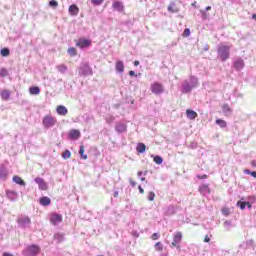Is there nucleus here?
Wrapping results in <instances>:
<instances>
[{"mask_svg": "<svg viewBox=\"0 0 256 256\" xmlns=\"http://www.w3.org/2000/svg\"><path fill=\"white\" fill-rule=\"evenodd\" d=\"M114 197H115V198L119 197V191H115V192H114Z\"/></svg>", "mask_w": 256, "mask_h": 256, "instance_id": "obj_58", "label": "nucleus"}, {"mask_svg": "<svg viewBox=\"0 0 256 256\" xmlns=\"http://www.w3.org/2000/svg\"><path fill=\"white\" fill-rule=\"evenodd\" d=\"M62 222H63V216L61 214L53 213L50 216V223L52 225H59V223H62Z\"/></svg>", "mask_w": 256, "mask_h": 256, "instance_id": "obj_9", "label": "nucleus"}, {"mask_svg": "<svg viewBox=\"0 0 256 256\" xmlns=\"http://www.w3.org/2000/svg\"><path fill=\"white\" fill-rule=\"evenodd\" d=\"M244 173H245V175H251V177H254V179H256V172L255 171H251L249 169H245Z\"/></svg>", "mask_w": 256, "mask_h": 256, "instance_id": "obj_40", "label": "nucleus"}, {"mask_svg": "<svg viewBox=\"0 0 256 256\" xmlns=\"http://www.w3.org/2000/svg\"><path fill=\"white\" fill-rule=\"evenodd\" d=\"M252 19H255V20H256V14H253V15H252Z\"/></svg>", "mask_w": 256, "mask_h": 256, "instance_id": "obj_63", "label": "nucleus"}, {"mask_svg": "<svg viewBox=\"0 0 256 256\" xmlns=\"http://www.w3.org/2000/svg\"><path fill=\"white\" fill-rule=\"evenodd\" d=\"M0 53L2 57H9L11 51L9 50V48H3L0 50Z\"/></svg>", "mask_w": 256, "mask_h": 256, "instance_id": "obj_36", "label": "nucleus"}, {"mask_svg": "<svg viewBox=\"0 0 256 256\" xmlns=\"http://www.w3.org/2000/svg\"><path fill=\"white\" fill-rule=\"evenodd\" d=\"M91 2H92L93 5L99 6L103 3V0H91Z\"/></svg>", "mask_w": 256, "mask_h": 256, "instance_id": "obj_47", "label": "nucleus"}, {"mask_svg": "<svg viewBox=\"0 0 256 256\" xmlns=\"http://www.w3.org/2000/svg\"><path fill=\"white\" fill-rule=\"evenodd\" d=\"M141 181H145V177H142V178H141Z\"/></svg>", "mask_w": 256, "mask_h": 256, "instance_id": "obj_64", "label": "nucleus"}, {"mask_svg": "<svg viewBox=\"0 0 256 256\" xmlns=\"http://www.w3.org/2000/svg\"><path fill=\"white\" fill-rule=\"evenodd\" d=\"M141 175H143V172L142 171L138 172V177H141Z\"/></svg>", "mask_w": 256, "mask_h": 256, "instance_id": "obj_62", "label": "nucleus"}, {"mask_svg": "<svg viewBox=\"0 0 256 256\" xmlns=\"http://www.w3.org/2000/svg\"><path fill=\"white\" fill-rule=\"evenodd\" d=\"M206 11H211V6H207Z\"/></svg>", "mask_w": 256, "mask_h": 256, "instance_id": "obj_61", "label": "nucleus"}, {"mask_svg": "<svg viewBox=\"0 0 256 256\" xmlns=\"http://www.w3.org/2000/svg\"><path fill=\"white\" fill-rule=\"evenodd\" d=\"M251 245H253V240H248L243 242L240 247H242V249H247L248 247H251Z\"/></svg>", "mask_w": 256, "mask_h": 256, "instance_id": "obj_37", "label": "nucleus"}, {"mask_svg": "<svg viewBox=\"0 0 256 256\" xmlns=\"http://www.w3.org/2000/svg\"><path fill=\"white\" fill-rule=\"evenodd\" d=\"M216 125H219V127H221V129H225V127H227V122H225V120H223V119H217Z\"/></svg>", "mask_w": 256, "mask_h": 256, "instance_id": "obj_35", "label": "nucleus"}, {"mask_svg": "<svg viewBox=\"0 0 256 256\" xmlns=\"http://www.w3.org/2000/svg\"><path fill=\"white\" fill-rule=\"evenodd\" d=\"M18 225L22 229H29L31 227V218L29 216L20 217L18 219Z\"/></svg>", "mask_w": 256, "mask_h": 256, "instance_id": "obj_8", "label": "nucleus"}, {"mask_svg": "<svg viewBox=\"0 0 256 256\" xmlns=\"http://www.w3.org/2000/svg\"><path fill=\"white\" fill-rule=\"evenodd\" d=\"M146 149H147V146L143 143H138V145L136 147V151L138 153H143Z\"/></svg>", "mask_w": 256, "mask_h": 256, "instance_id": "obj_33", "label": "nucleus"}, {"mask_svg": "<svg viewBox=\"0 0 256 256\" xmlns=\"http://www.w3.org/2000/svg\"><path fill=\"white\" fill-rule=\"evenodd\" d=\"M186 115L188 119H196L197 118V112L193 111V110H187L186 111Z\"/></svg>", "mask_w": 256, "mask_h": 256, "instance_id": "obj_31", "label": "nucleus"}, {"mask_svg": "<svg viewBox=\"0 0 256 256\" xmlns=\"http://www.w3.org/2000/svg\"><path fill=\"white\" fill-rule=\"evenodd\" d=\"M151 157L154 159V163H156V165H161V163H163V157L159 155H151Z\"/></svg>", "mask_w": 256, "mask_h": 256, "instance_id": "obj_34", "label": "nucleus"}, {"mask_svg": "<svg viewBox=\"0 0 256 256\" xmlns=\"http://www.w3.org/2000/svg\"><path fill=\"white\" fill-rule=\"evenodd\" d=\"M129 75H130V77H133V76L137 77V74H135V71H133V70L129 71Z\"/></svg>", "mask_w": 256, "mask_h": 256, "instance_id": "obj_53", "label": "nucleus"}, {"mask_svg": "<svg viewBox=\"0 0 256 256\" xmlns=\"http://www.w3.org/2000/svg\"><path fill=\"white\" fill-rule=\"evenodd\" d=\"M150 90L154 95H161L165 93V87L159 82H154L150 85Z\"/></svg>", "mask_w": 256, "mask_h": 256, "instance_id": "obj_7", "label": "nucleus"}, {"mask_svg": "<svg viewBox=\"0 0 256 256\" xmlns=\"http://www.w3.org/2000/svg\"><path fill=\"white\" fill-rule=\"evenodd\" d=\"M199 87V79L195 76H190L189 79H185L182 82L181 91L184 94L191 93L193 89H197Z\"/></svg>", "mask_w": 256, "mask_h": 256, "instance_id": "obj_1", "label": "nucleus"}, {"mask_svg": "<svg viewBox=\"0 0 256 256\" xmlns=\"http://www.w3.org/2000/svg\"><path fill=\"white\" fill-rule=\"evenodd\" d=\"M113 10L118 11V13H123L125 11V6L122 2L114 1L112 4Z\"/></svg>", "mask_w": 256, "mask_h": 256, "instance_id": "obj_14", "label": "nucleus"}, {"mask_svg": "<svg viewBox=\"0 0 256 256\" xmlns=\"http://www.w3.org/2000/svg\"><path fill=\"white\" fill-rule=\"evenodd\" d=\"M211 241V238H209V236H205L204 238V243H209Z\"/></svg>", "mask_w": 256, "mask_h": 256, "instance_id": "obj_52", "label": "nucleus"}, {"mask_svg": "<svg viewBox=\"0 0 256 256\" xmlns=\"http://www.w3.org/2000/svg\"><path fill=\"white\" fill-rule=\"evenodd\" d=\"M169 13H179V9H177V6L175 2H171L168 6Z\"/></svg>", "mask_w": 256, "mask_h": 256, "instance_id": "obj_26", "label": "nucleus"}, {"mask_svg": "<svg viewBox=\"0 0 256 256\" xmlns=\"http://www.w3.org/2000/svg\"><path fill=\"white\" fill-rule=\"evenodd\" d=\"M0 97L3 101H9V99L11 98V91L9 90H3L0 93Z\"/></svg>", "mask_w": 256, "mask_h": 256, "instance_id": "obj_22", "label": "nucleus"}, {"mask_svg": "<svg viewBox=\"0 0 256 256\" xmlns=\"http://www.w3.org/2000/svg\"><path fill=\"white\" fill-rule=\"evenodd\" d=\"M198 179H207V175L198 176Z\"/></svg>", "mask_w": 256, "mask_h": 256, "instance_id": "obj_56", "label": "nucleus"}, {"mask_svg": "<svg viewBox=\"0 0 256 256\" xmlns=\"http://www.w3.org/2000/svg\"><path fill=\"white\" fill-rule=\"evenodd\" d=\"M9 177V169L5 167V165H0V180L5 181Z\"/></svg>", "mask_w": 256, "mask_h": 256, "instance_id": "obj_13", "label": "nucleus"}, {"mask_svg": "<svg viewBox=\"0 0 256 256\" xmlns=\"http://www.w3.org/2000/svg\"><path fill=\"white\" fill-rule=\"evenodd\" d=\"M41 251V248L37 246L36 244H31L26 247L25 250H23L24 256H37L39 255V252Z\"/></svg>", "mask_w": 256, "mask_h": 256, "instance_id": "obj_4", "label": "nucleus"}, {"mask_svg": "<svg viewBox=\"0 0 256 256\" xmlns=\"http://www.w3.org/2000/svg\"><path fill=\"white\" fill-rule=\"evenodd\" d=\"M54 239L55 241H57V243H63V241H65V235L61 233H56L54 234Z\"/></svg>", "mask_w": 256, "mask_h": 256, "instance_id": "obj_30", "label": "nucleus"}, {"mask_svg": "<svg viewBox=\"0 0 256 256\" xmlns=\"http://www.w3.org/2000/svg\"><path fill=\"white\" fill-rule=\"evenodd\" d=\"M199 191H200L201 195H204V197L211 194V189H209L208 184H202L199 187Z\"/></svg>", "mask_w": 256, "mask_h": 256, "instance_id": "obj_16", "label": "nucleus"}, {"mask_svg": "<svg viewBox=\"0 0 256 256\" xmlns=\"http://www.w3.org/2000/svg\"><path fill=\"white\" fill-rule=\"evenodd\" d=\"M2 256H15V255L8 253V252H4Z\"/></svg>", "mask_w": 256, "mask_h": 256, "instance_id": "obj_55", "label": "nucleus"}, {"mask_svg": "<svg viewBox=\"0 0 256 256\" xmlns=\"http://www.w3.org/2000/svg\"><path fill=\"white\" fill-rule=\"evenodd\" d=\"M80 158L83 160H87V155L85 154V146L81 145L79 149Z\"/></svg>", "mask_w": 256, "mask_h": 256, "instance_id": "obj_32", "label": "nucleus"}, {"mask_svg": "<svg viewBox=\"0 0 256 256\" xmlns=\"http://www.w3.org/2000/svg\"><path fill=\"white\" fill-rule=\"evenodd\" d=\"M222 113L225 115V117L231 116V113H233V110H231V107H229L227 104L222 105Z\"/></svg>", "mask_w": 256, "mask_h": 256, "instance_id": "obj_21", "label": "nucleus"}, {"mask_svg": "<svg viewBox=\"0 0 256 256\" xmlns=\"http://www.w3.org/2000/svg\"><path fill=\"white\" fill-rule=\"evenodd\" d=\"M6 197L9 199V201H15L16 199H18L19 194H17V192L13 190H7Z\"/></svg>", "mask_w": 256, "mask_h": 256, "instance_id": "obj_18", "label": "nucleus"}, {"mask_svg": "<svg viewBox=\"0 0 256 256\" xmlns=\"http://www.w3.org/2000/svg\"><path fill=\"white\" fill-rule=\"evenodd\" d=\"M252 167H256V161H252Z\"/></svg>", "mask_w": 256, "mask_h": 256, "instance_id": "obj_60", "label": "nucleus"}, {"mask_svg": "<svg viewBox=\"0 0 256 256\" xmlns=\"http://www.w3.org/2000/svg\"><path fill=\"white\" fill-rule=\"evenodd\" d=\"M203 19H207V13L205 11H201Z\"/></svg>", "mask_w": 256, "mask_h": 256, "instance_id": "obj_54", "label": "nucleus"}, {"mask_svg": "<svg viewBox=\"0 0 256 256\" xmlns=\"http://www.w3.org/2000/svg\"><path fill=\"white\" fill-rule=\"evenodd\" d=\"M134 65H135V67H137V66L139 65V61L136 60V61L134 62Z\"/></svg>", "mask_w": 256, "mask_h": 256, "instance_id": "obj_59", "label": "nucleus"}, {"mask_svg": "<svg viewBox=\"0 0 256 256\" xmlns=\"http://www.w3.org/2000/svg\"><path fill=\"white\" fill-rule=\"evenodd\" d=\"M152 239L153 241H157V239H159V234L158 233L152 234Z\"/></svg>", "mask_w": 256, "mask_h": 256, "instance_id": "obj_49", "label": "nucleus"}, {"mask_svg": "<svg viewBox=\"0 0 256 256\" xmlns=\"http://www.w3.org/2000/svg\"><path fill=\"white\" fill-rule=\"evenodd\" d=\"M57 70L60 72V73H66L67 72V66L61 64V65H58L57 66Z\"/></svg>", "mask_w": 256, "mask_h": 256, "instance_id": "obj_38", "label": "nucleus"}, {"mask_svg": "<svg viewBox=\"0 0 256 256\" xmlns=\"http://www.w3.org/2000/svg\"><path fill=\"white\" fill-rule=\"evenodd\" d=\"M34 181H35V183H37V185L41 191H47L48 185H47V182H45V180L43 178L37 177V178H35Z\"/></svg>", "mask_w": 256, "mask_h": 256, "instance_id": "obj_11", "label": "nucleus"}, {"mask_svg": "<svg viewBox=\"0 0 256 256\" xmlns=\"http://www.w3.org/2000/svg\"><path fill=\"white\" fill-rule=\"evenodd\" d=\"M56 113L58 115H62L63 117L65 115H67V113H69V110L67 109V107L63 106V105H59L57 108H56Z\"/></svg>", "mask_w": 256, "mask_h": 256, "instance_id": "obj_20", "label": "nucleus"}, {"mask_svg": "<svg viewBox=\"0 0 256 256\" xmlns=\"http://www.w3.org/2000/svg\"><path fill=\"white\" fill-rule=\"evenodd\" d=\"M231 46L220 44L217 49L218 57L221 61L225 62L231 55Z\"/></svg>", "mask_w": 256, "mask_h": 256, "instance_id": "obj_2", "label": "nucleus"}, {"mask_svg": "<svg viewBox=\"0 0 256 256\" xmlns=\"http://www.w3.org/2000/svg\"><path fill=\"white\" fill-rule=\"evenodd\" d=\"M224 227H231V222H229V220H226L224 222Z\"/></svg>", "mask_w": 256, "mask_h": 256, "instance_id": "obj_51", "label": "nucleus"}, {"mask_svg": "<svg viewBox=\"0 0 256 256\" xmlns=\"http://www.w3.org/2000/svg\"><path fill=\"white\" fill-rule=\"evenodd\" d=\"M156 251H163V244L161 242H157L155 244Z\"/></svg>", "mask_w": 256, "mask_h": 256, "instance_id": "obj_44", "label": "nucleus"}, {"mask_svg": "<svg viewBox=\"0 0 256 256\" xmlns=\"http://www.w3.org/2000/svg\"><path fill=\"white\" fill-rule=\"evenodd\" d=\"M49 6L53 7L55 9V8L59 7V3L57 2V0H51L49 2Z\"/></svg>", "mask_w": 256, "mask_h": 256, "instance_id": "obj_41", "label": "nucleus"}, {"mask_svg": "<svg viewBox=\"0 0 256 256\" xmlns=\"http://www.w3.org/2000/svg\"><path fill=\"white\" fill-rule=\"evenodd\" d=\"M164 213H165L166 217H170V215H175V207L168 206Z\"/></svg>", "mask_w": 256, "mask_h": 256, "instance_id": "obj_29", "label": "nucleus"}, {"mask_svg": "<svg viewBox=\"0 0 256 256\" xmlns=\"http://www.w3.org/2000/svg\"><path fill=\"white\" fill-rule=\"evenodd\" d=\"M62 158H63V159H71V151L65 150V151L62 153Z\"/></svg>", "mask_w": 256, "mask_h": 256, "instance_id": "obj_39", "label": "nucleus"}, {"mask_svg": "<svg viewBox=\"0 0 256 256\" xmlns=\"http://www.w3.org/2000/svg\"><path fill=\"white\" fill-rule=\"evenodd\" d=\"M12 181L16 183V185H21V187H25V181L22 180L19 176H13Z\"/></svg>", "mask_w": 256, "mask_h": 256, "instance_id": "obj_25", "label": "nucleus"}, {"mask_svg": "<svg viewBox=\"0 0 256 256\" xmlns=\"http://www.w3.org/2000/svg\"><path fill=\"white\" fill-rule=\"evenodd\" d=\"M183 239V234L181 232H176L173 236V241L170 247H175L177 251H181V241Z\"/></svg>", "mask_w": 256, "mask_h": 256, "instance_id": "obj_6", "label": "nucleus"}, {"mask_svg": "<svg viewBox=\"0 0 256 256\" xmlns=\"http://www.w3.org/2000/svg\"><path fill=\"white\" fill-rule=\"evenodd\" d=\"M9 75V72H7V69L2 68L0 70V77H7Z\"/></svg>", "mask_w": 256, "mask_h": 256, "instance_id": "obj_43", "label": "nucleus"}, {"mask_svg": "<svg viewBox=\"0 0 256 256\" xmlns=\"http://www.w3.org/2000/svg\"><path fill=\"white\" fill-rule=\"evenodd\" d=\"M237 207H239L242 210L245 209V207H248V209H251V203L243 202V201H238L237 202Z\"/></svg>", "mask_w": 256, "mask_h": 256, "instance_id": "obj_28", "label": "nucleus"}, {"mask_svg": "<svg viewBox=\"0 0 256 256\" xmlns=\"http://www.w3.org/2000/svg\"><path fill=\"white\" fill-rule=\"evenodd\" d=\"M115 131H117L119 134L125 133V131H127V124L122 123V122L116 123Z\"/></svg>", "mask_w": 256, "mask_h": 256, "instance_id": "obj_15", "label": "nucleus"}, {"mask_svg": "<svg viewBox=\"0 0 256 256\" xmlns=\"http://www.w3.org/2000/svg\"><path fill=\"white\" fill-rule=\"evenodd\" d=\"M138 189H139L140 193H145V190H143V187L138 186Z\"/></svg>", "mask_w": 256, "mask_h": 256, "instance_id": "obj_57", "label": "nucleus"}, {"mask_svg": "<svg viewBox=\"0 0 256 256\" xmlns=\"http://www.w3.org/2000/svg\"><path fill=\"white\" fill-rule=\"evenodd\" d=\"M30 95H39L41 93V89L37 86H32L29 88Z\"/></svg>", "mask_w": 256, "mask_h": 256, "instance_id": "obj_27", "label": "nucleus"}, {"mask_svg": "<svg viewBox=\"0 0 256 256\" xmlns=\"http://www.w3.org/2000/svg\"><path fill=\"white\" fill-rule=\"evenodd\" d=\"M116 73L122 74L125 71V64L123 61L118 60L115 65Z\"/></svg>", "mask_w": 256, "mask_h": 256, "instance_id": "obj_19", "label": "nucleus"}, {"mask_svg": "<svg viewBox=\"0 0 256 256\" xmlns=\"http://www.w3.org/2000/svg\"><path fill=\"white\" fill-rule=\"evenodd\" d=\"M233 68L236 71H242L245 68V61L241 58H236L233 62Z\"/></svg>", "mask_w": 256, "mask_h": 256, "instance_id": "obj_10", "label": "nucleus"}, {"mask_svg": "<svg viewBox=\"0 0 256 256\" xmlns=\"http://www.w3.org/2000/svg\"><path fill=\"white\" fill-rule=\"evenodd\" d=\"M76 47H80V49L91 47V40L81 38L76 42Z\"/></svg>", "mask_w": 256, "mask_h": 256, "instance_id": "obj_12", "label": "nucleus"}, {"mask_svg": "<svg viewBox=\"0 0 256 256\" xmlns=\"http://www.w3.org/2000/svg\"><path fill=\"white\" fill-rule=\"evenodd\" d=\"M68 53L71 55V57H75V55H77V50L71 47L68 49Z\"/></svg>", "mask_w": 256, "mask_h": 256, "instance_id": "obj_42", "label": "nucleus"}, {"mask_svg": "<svg viewBox=\"0 0 256 256\" xmlns=\"http://www.w3.org/2000/svg\"><path fill=\"white\" fill-rule=\"evenodd\" d=\"M42 125L44 129H53L57 125V118L48 114L42 119Z\"/></svg>", "mask_w": 256, "mask_h": 256, "instance_id": "obj_3", "label": "nucleus"}, {"mask_svg": "<svg viewBox=\"0 0 256 256\" xmlns=\"http://www.w3.org/2000/svg\"><path fill=\"white\" fill-rule=\"evenodd\" d=\"M183 35H184L185 37H189V36L191 35V30H190L189 28H186V29L184 30V32H183Z\"/></svg>", "mask_w": 256, "mask_h": 256, "instance_id": "obj_46", "label": "nucleus"}, {"mask_svg": "<svg viewBox=\"0 0 256 256\" xmlns=\"http://www.w3.org/2000/svg\"><path fill=\"white\" fill-rule=\"evenodd\" d=\"M80 135H81V132H79V130H71L69 132L70 139H79Z\"/></svg>", "mask_w": 256, "mask_h": 256, "instance_id": "obj_24", "label": "nucleus"}, {"mask_svg": "<svg viewBox=\"0 0 256 256\" xmlns=\"http://www.w3.org/2000/svg\"><path fill=\"white\" fill-rule=\"evenodd\" d=\"M68 11L73 17H77V15H79V7L76 4L70 5Z\"/></svg>", "mask_w": 256, "mask_h": 256, "instance_id": "obj_17", "label": "nucleus"}, {"mask_svg": "<svg viewBox=\"0 0 256 256\" xmlns=\"http://www.w3.org/2000/svg\"><path fill=\"white\" fill-rule=\"evenodd\" d=\"M131 187H136L137 183L133 179H129Z\"/></svg>", "mask_w": 256, "mask_h": 256, "instance_id": "obj_50", "label": "nucleus"}, {"mask_svg": "<svg viewBox=\"0 0 256 256\" xmlns=\"http://www.w3.org/2000/svg\"><path fill=\"white\" fill-rule=\"evenodd\" d=\"M115 121V117H113V116H110V117H108V118H106V123H113Z\"/></svg>", "mask_w": 256, "mask_h": 256, "instance_id": "obj_48", "label": "nucleus"}, {"mask_svg": "<svg viewBox=\"0 0 256 256\" xmlns=\"http://www.w3.org/2000/svg\"><path fill=\"white\" fill-rule=\"evenodd\" d=\"M78 75L80 77H88L89 75H93V69L89 66L88 63H84L80 66L78 70Z\"/></svg>", "mask_w": 256, "mask_h": 256, "instance_id": "obj_5", "label": "nucleus"}, {"mask_svg": "<svg viewBox=\"0 0 256 256\" xmlns=\"http://www.w3.org/2000/svg\"><path fill=\"white\" fill-rule=\"evenodd\" d=\"M39 203L43 207H48V205H51V198L44 196V197L40 198Z\"/></svg>", "mask_w": 256, "mask_h": 256, "instance_id": "obj_23", "label": "nucleus"}, {"mask_svg": "<svg viewBox=\"0 0 256 256\" xmlns=\"http://www.w3.org/2000/svg\"><path fill=\"white\" fill-rule=\"evenodd\" d=\"M148 201H155V194H154V192H149V194H148Z\"/></svg>", "mask_w": 256, "mask_h": 256, "instance_id": "obj_45", "label": "nucleus"}]
</instances>
